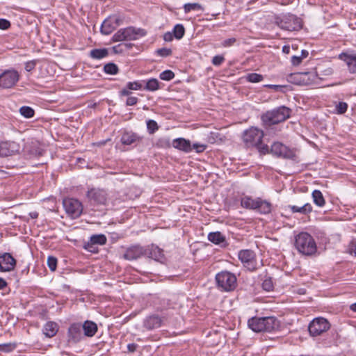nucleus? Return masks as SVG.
<instances>
[{"label":"nucleus","instance_id":"f257e3e1","mask_svg":"<svg viewBox=\"0 0 356 356\" xmlns=\"http://www.w3.org/2000/svg\"><path fill=\"white\" fill-rule=\"evenodd\" d=\"M264 132L256 127H251L243 131V142L246 147H256L261 154L269 152L268 146L262 143Z\"/></svg>","mask_w":356,"mask_h":356},{"label":"nucleus","instance_id":"f03ea898","mask_svg":"<svg viewBox=\"0 0 356 356\" xmlns=\"http://www.w3.org/2000/svg\"><path fill=\"white\" fill-rule=\"evenodd\" d=\"M248 325L255 332H271L279 328L280 322L274 316L252 317L248 320Z\"/></svg>","mask_w":356,"mask_h":356},{"label":"nucleus","instance_id":"7ed1b4c3","mask_svg":"<svg viewBox=\"0 0 356 356\" xmlns=\"http://www.w3.org/2000/svg\"><path fill=\"white\" fill-rule=\"evenodd\" d=\"M295 247L297 250L305 255H312L317 250L314 238L307 232H300L295 238Z\"/></svg>","mask_w":356,"mask_h":356},{"label":"nucleus","instance_id":"20e7f679","mask_svg":"<svg viewBox=\"0 0 356 356\" xmlns=\"http://www.w3.org/2000/svg\"><path fill=\"white\" fill-rule=\"evenodd\" d=\"M290 111L286 106H280L263 114L261 120L266 126L276 124L288 119L290 117Z\"/></svg>","mask_w":356,"mask_h":356},{"label":"nucleus","instance_id":"39448f33","mask_svg":"<svg viewBox=\"0 0 356 356\" xmlns=\"http://www.w3.org/2000/svg\"><path fill=\"white\" fill-rule=\"evenodd\" d=\"M241 205L245 209L254 210L261 214H268L270 213L272 209L271 203L260 197L254 199L245 196L241 198Z\"/></svg>","mask_w":356,"mask_h":356},{"label":"nucleus","instance_id":"423d86ee","mask_svg":"<svg viewBox=\"0 0 356 356\" xmlns=\"http://www.w3.org/2000/svg\"><path fill=\"white\" fill-rule=\"evenodd\" d=\"M236 275L227 270L221 271L216 275L218 287L225 291H233L236 286Z\"/></svg>","mask_w":356,"mask_h":356},{"label":"nucleus","instance_id":"0eeeda50","mask_svg":"<svg viewBox=\"0 0 356 356\" xmlns=\"http://www.w3.org/2000/svg\"><path fill=\"white\" fill-rule=\"evenodd\" d=\"M143 29H135L134 27H127L118 30L112 37L113 42H120L124 40H136L140 36L145 35Z\"/></svg>","mask_w":356,"mask_h":356},{"label":"nucleus","instance_id":"6e6552de","mask_svg":"<svg viewBox=\"0 0 356 356\" xmlns=\"http://www.w3.org/2000/svg\"><path fill=\"white\" fill-rule=\"evenodd\" d=\"M330 323L323 317L314 318L308 325V331L310 337H317L322 336L330 329Z\"/></svg>","mask_w":356,"mask_h":356},{"label":"nucleus","instance_id":"1a4fd4ad","mask_svg":"<svg viewBox=\"0 0 356 356\" xmlns=\"http://www.w3.org/2000/svg\"><path fill=\"white\" fill-rule=\"evenodd\" d=\"M65 211L72 218H79L83 212L82 203L74 198H65L63 201Z\"/></svg>","mask_w":356,"mask_h":356},{"label":"nucleus","instance_id":"9d476101","mask_svg":"<svg viewBox=\"0 0 356 356\" xmlns=\"http://www.w3.org/2000/svg\"><path fill=\"white\" fill-rule=\"evenodd\" d=\"M238 257L243 266L248 270L252 271L257 268L256 254L252 250H242L239 251Z\"/></svg>","mask_w":356,"mask_h":356},{"label":"nucleus","instance_id":"9b49d317","mask_svg":"<svg viewBox=\"0 0 356 356\" xmlns=\"http://www.w3.org/2000/svg\"><path fill=\"white\" fill-rule=\"evenodd\" d=\"M86 196L91 205H105L108 200L106 191L99 188H91L87 192Z\"/></svg>","mask_w":356,"mask_h":356},{"label":"nucleus","instance_id":"f8f14e48","mask_svg":"<svg viewBox=\"0 0 356 356\" xmlns=\"http://www.w3.org/2000/svg\"><path fill=\"white\" fill-rule=\"evenodd\" d=\"M19 74L15 70H5L0 74V87L10 88L19 81Z\"/></svg>","mask_w":356,"mask_h":356},{"label":"nucleus","instance_id":"ddd939ff","mask_svg":"<svg viewBox=\"0 0 356 356\" xmlns=\"http://www.w3.org/2000/svg\"><path fill=\"white\" fill-rule=\"evenodd\" d=\"M270 153L274 156L283 159H293L295 152L281 143L275 142L271 145Z\"/></svg>","mask_w":356,"mask_h":356},{"label":"nucleus","instance_id":"4468645a","mask_svg":"<svg viewBox=\"0 0 356 356\" xmlns=\"http://www.w3.org/2000/svg\"><path fill=\"white\" fill-rule=\"evenodd\" d=\"M21 151L19 143L15 141L7 140L0 143V156H10L17 154Z\"/></svg>","mask_w":356,"mask_h":356},{"label":"nucleus","instance_id":"2eb2a0df","mask_svg":"<svg viewBox=\"0 0 356 356\" xmlns=\"http://www.w3.org/2000/svg\"><path fill=\"white\" fill-rule=\"evenodd\" d=\"M279 26L284 30L295 31L302 28V23L300 18L295 15H289L282 19Z\"/></svg>","mask_w":356,"mask_h":356},{"label":"nucleus","instance_id":"dca6fc26","mask_svg":"<svg viewBox=\"0 0 356 356\" xmlns=\"http://www.w3.org/2000/svg\"><path fill=\"white\" fill-rule=\"evenodd\" d=\"M15 259L8 252L0 253V271L10 272L15 268Z\"/></svg>","mask_w":356,"mask_h":356},{"label":"nucleus","instance_id":"f3484780","mask_svg":"<svg viewBox=\"0 0 356 356\" xmlns=\"http://www.w3.org/2000/svg\"><path fill=\"white\" fill-rule=\"evenodd\" d=\"M147 254L145 249L140 245H134L127 248L122 257L127 260H135Z\"/></svg>","mask_w":356,"mask_h":356},{"label":"nucleus","instance_id":"a211bd4d","mask_svg":"<svg viewBox=\"0 0 356 356\" xmlns=\"http://www.w3.org/2000/svg\"><path fill=\"white\" fill-rule=\"evenodd\" d=\"M120 19L115 17H110L106 19L101 26V33L104 35L111 34L119 25Z\"/></svg>","mask_w":356,"mask_h":356},{"label":"nucleus","instance_id":"6ab92c4d","mask_svg":"<svg viewBox=\"0 0 356 356\" xmlns=\"http://www.w3.org/2000/svg\"><path fill=\"white\" fill-rule=\"evenodd\" d=\"M82 339V327L80 323H74L68 329V341L77 343Z\"/></svg>","mask_w":356,"mask_h":356},{"label":"nucleus","instance_id":"aec40b11","mask_svg":"<svg viewBox=\"0 0 356 356\" xmlns=\"http://www.w3.org/2000/svg\"><path fill=\"white\" fill-rule=\"evenodd\" d=\"M163 319L158 315H151L146 317L143 321V326L147 330H152L160 327Z\"/></svg>","mask_w":356,"mask_h":356},{"label":"nucleus","instance_id":"412c9836","mask_svg":"<svg viewBox=\"0 0 356 356\" xmlns=\"http://www.w3.org/2000/svg\"><path fill=\"white\" fill-rule=\"evenodd\" d=\"M145 250L147 252V254H145V255H147L148 257L161 263H163L165 261V259L163 251L158 246L152 245L148 249H145Z\"/></svg>","mask_w":356,"mask_h":356},{"label":"nucleus","instance_id":"4be33fe9","mask_svg":"<svg viewBox=\"0 0 356 356\" xmlns=\"http://www.w3.org/2000/svg\"><path fill=\"white\" fill-rule=\"evenodd\" d=\"M300 76H302V86L318 85L321 79L314 72H301Z\"/></svg>","mask_w":356,"mask_h":356},{"label":"nucleus","instance_id":"5701e85b","mask_svg":"<svg viewBox=\"0 0 356 356\" xmlns=\"http://www.w3.org/2000/svg\"><path fill=\"white\" fill-rule=\"evenodd\" d=\"M143 88V81H130L128 82L126 86L119 92V94L120 96H129L131 94L130 90H141Z\"/></svg>","mask_w":356,"mask_h":356},{"label":"nucleus","instance_id":"b1692460","mask_svg":"<svg viewBox=\"0 0 356 356\" xmlns=\"http://www.w3.org/2000/svg\"><path fill=\"white\" fill-rule=\"evenodd\" d=\"M172 146L179 150L185 152H190L192 151V145L190 140L184 138H179L173 140Z\"/></svg>","mask_w":356,"mask_h":356},{"label":"nucleus","instance_id":"393cba45","mask_svg":"<svg viewBox=\"0 0 356 356\" xmlns=\"http://www.w3.org/2000/svg\"><path fill=\"white\" fill-rule=\"evenodd\" d=\"M339 58L346 63L350 73L356 72V54L342 53L339 55Z\"/></svg>","mask_w":356,"mask_h":356},{"label":"nucleus","instance_id":"a878e982","mask_svg":"<svg viewBox=\"0 0 356 356\" xmlns=\"http://www.w3.org/2000/svg\"><path fill=\"white\" fill-rule=\"evenodd\" d=\"M141 138L132 131H125L121 137V143L125 145H130L139 142Z\"/></svg>","mask_w":356,"mask_h":356},{"label":"nucleus","instance_id":"bb28decb","mask_svg":"<svg viewBox=\"0 0 356 356\" xmlns=\"http://www.w3.org/2000/svg\"><path fill=\"white\" fill-rule=\"evenodd\" d=\"M208 240L221 247H225L227 245L225 236L220 232H210L208 234Z\"/></svg>","mask_w":356,"mask_h":356},{"label":"nucleus","instance_id":"cd10ccee","mask_svg":"<svg viewBox=\"0 0 356 356\" xmlns=\"http://www.w3.org/2000/svg\"><path fill=\"white\" fill-rule=\"evenodd\" d=\"M82 330L83 331L84 335L88 337H92L97 332V324L91 321H86L81 325Z\"/></svg>","mask_w":356,"mask_h":356},{"label":"nucleus","instance_id":"c85d7f7f","mask_svg":"<svg viewBox=\"0 0 356 356\" xmlns=\"http://www.w3.org/2000/svg\"><path fill=\"white\" fill-rule=\"evenodd\" d=\"M58 330V324L53 321L47 322L43 327V333L47 337H53L56 334Z\"/></svg>","mask_w":356,"mask_h":356},{"label":"nucleus","instance_id":"c756f323","mask_svg":"<svg viewBox=\"0 0 356 356\" xmlns=\"http://www.w3.org/2000/svg\"><path fill=\"white\" fill-rule=\"evenodd\" d=\"M289 207L292 213H300L307 215L312 211V206L309 203H306L301 207L290 205Z\"/></svg>","mask_w":356,"mask_h":356},{"label":"nucleus","instance_id":"7c9ffc66","mask_svg":"<svg viewBox=\"0 0 356 356\" xmlns=\"http://www.w3.org/2000/svg\"><path fill=\"white\" fill-rule=\"evenodd\" d=\"M143 83H145L143 88L147 91L154 92L160 88L159 81L156 79L152 78L147 81H143Z\"/></svg>","mask_w":356,"mask_h":356},{"label":"nucleus","instance_id":"2f4dec72","mask_svg":"<svg viewBox=\"0 0 356 356\" xmlns=\"http://www.w3.org/2000/svg\"><path fill=\"white\" fill-rule=\"evenodd\" d=\"M312 198L314 204L318 207H323L325 204L323 195L319 190H314L312 192Z\"/></svg>","mask_w":356,"mask_h":356},{"label":"nucleus","instance_id":"473e14b6","mask_svg":"<svg viewBox=\"0 0 356 356\" xmlns=\"http://www.w3.org/2000/svg\"><path fill=\"white\" fill-rule=\"evenodd\" d=\"M108 56L106 49H94L90 51V56L94 59H102Z\"/></svg>","mask_w":356,"mask_h":356},{"label":"nucleus","instance_id":"72a5a7b5","mask_svg":"<svg viewBox=\"0 0 356 356\" xmlns=\"http://www.w3.org/2000/svg\"><path fill=\"white\" fill-rule=\"evenodd\" d=\"M89 241L95 245H103L106 244L107 238L104 234H100L91 236Z\"/></svg>","mask_w":356,"mask_h":356},{"label":"nucleus","instance_id":"f704fd0d","mask_svg":"<svg viewBox=\"0 0 356 356\" xmlns=\"http://www.w3.org/2000/svg\"><path fill=\"white\" fill-rule=\"evenodd\" d=\"M172 33L177 40L182 38L185 33V29L182 24H176L173 29Z\"/></svg>","mask_w":356,"mask_h":356},{"label":"nucleus","instance_id":"c9c22d12","mask_svg":"<svg viewBox=\"0 0 356 356\" xmlns=\"http://www.w3.org/2000/svg\"><path fill=\"white\" fill-rule=\"evenodd\" d=\"M118 67L117 65L113 63H107L104 67V71L106 74H116L118 72Z\"/></svg>","mask_w":356,"mask_h":356},{"label":"nucleus","instance_id":"e433bc0d","mask_svg":"<svg viewBox=\"0 0 356 356\" xmlns=\"http://www.w3.org/2000/svg\"><path fill=\"white\" fill-rule=\"evenodd\" d=\"M19 113L26 118H31L33 117L35 114L34 110L31 107L26 106H22L19 108Z\"/></svg>","mask_w":356,"mask_h":356},{"label":"nucleus","instance_id":"4c0bfd02","mask_svg":"<svg viewBox=\"0 0 356 356\" xmlns=\"http://www.w3.org/2000/svg\"><path fill=\"white\" fill-rule=\"evenodd\" d=\"M246 79L251 83H259L263 80V76L257 73H250L247 75Z\"/></svg>","mask_w":356,"mask_h":356},{"label":"nucleus","instance_id":"58836bf2","mask_svg":"<svg viewBox=\"0 0 356 356\" xmlns=\"http://www.w3.org/2000/svg\"><path fill=\"white\" fill-rule=\"evenodd\" d=\"M17 347L15 343H8L0 344V351L4 353H10L13 351Z\"/></svg>","mask_w":356,"mask_h":356},{"label":"nucleus","instance_id":"ea45409f","mask_svg":"<svg viewBox=\"0 0 356 356\" xmlns=\"http://www.w3.org/2000/svg\"><path fill=\"white\" fill-rule=\"evenodd\" d=\"M159 77L161 79L164 81H170L175 77V74L172 71L167 70L163 72H162Z\"/></svg>","mask_w":356,"mask_h":356},{"label":"nucleus","instance_id":"a19ab883","mask_svg":"<svg viewBox=\"0 0 356 356\" xmlns=\"http://www.w3.org/2000/svg\"><path fill=\"white\" fill-rule=\"evenodd\" d=\"M185 13H189L191 10H197L201 9V6L199 3H186L184 6Z\"/></svg>","mask_w":356,"mask_h":356},{"label":"nucleus","instance_id":"79ce46f5","mask_svg":"<svg viewBox=\"0 0 356 356\" xmlns=\"http://www.w3.org/2000/svg\"><path fill=\"white\" fill-rule=\"evenodd\" d=\"M300 74L301 72L291 74L289 76V81L294 84L302 86V76H297Z\"/></svg>","mask_w":356,"mask_h":356},{"label":"nucleus","instance_id":"37998d69","mask_svg":"<svg viewBox=\"0 0 356 356\" xmlns=\"http://www.w3.org/2000/svg\"><path fill=\"white\" fill-rule=\"evenodd\" d=\"M147 127L149 134H153L159 129L157 123L153 120H149L147 122Z\"/></svg>","mask_w":356,"mask_h":356},{"label":"nucleus","instance_id":"c03bdc74","mask_svg":"<svg viewBox=\"0 0 356 356\" xmlns=\"http://www.w3.org/2000/svg\"><path fill=\"white\" fill-rule=\"evenodd\" d=\"M262 288L266 291H270L273 289V283L271 278H266L262 282Z\"/></svg>","mask_w":356,"mask_h":356},{"label":"nucleus","instance_id":"a18cd8bd","mask_svg":"<svg viewBox=\"0 0 356 356\" xmlns=\"http://www.w3.org/2000/svg\"><path fill=\"white\" fill-rule=\"evenodd\" d=\"M96 245H97L91 243V242L90 241H88V242H86L84 243L83 248L86 250H87L88 252H90L92 253H96L98 252V248Z\"/></svg>","mask_w":356,"mask_h":356},{"label":"nucleus","instance_id":"49530a36","mask_svg":"<svg viewBox=\"0 0 356 356\" xmlns=\"http://www.w3.org/2000/svg\"><path fill=\"white\" fill-rule=\"evenodd\" d=\"M47 266L51 271H54L57 266V259L54 257H49L47 259Z\"/></svg>","mask_w":356,"mask_h":356},{"label":"nucleus","instance_id":"de8ad7c7","mask_svg":"<svg viewBox=\"0 0 356 356\" xmlns=\"http://www.w3.org/2000/svg\"><path fill=\"white\" fill-rule=\"evenodd\" d=\"M348 104L346 102H339L336 106L337 112L339 114H343L346 112Z\"/></svg>","mask_w":356,"mask_h":356},{"label":"nucleus","instance_id":"09e8293b","mask_svg":"<svg viewBox=\"0 0 356 356\" xmlns=\"http://www.w3.org/2000/svg\"><path fill=\"white\" fill-rule=\"evenodd\" d=\"M156 54L161 57H167L172 54V50L168 48H161L156 50Z\"/></svg>","mask_w":356,"mask_h":356},{"label":"nucleus","instance_id":"8fccbe9b","mask_svg":"<svg viewBox=\"0 0 356 356\" xmlns=\"http://www.w3.org/2000/svg\"><path fill=\"white\" fill-rule=\"evenodd\" d=\"M225 60V58L221 55H216L212 59V64L215 66H220Z\"/></svg>","mask_w":356,"mask_h":356},{"label":"nucleus","instance_id":"3c124183","mask_svg":"<svg viewBox=\"0 0 356 356\" xmlns=\"http://www.w3.org/2000/svg\"><path fill=\"white\" fill-rule=\"evenodd\" d=\"M206 148L207 145L203 144L194 143L192 146V149H194L197 153L204 152Z\"/></svg>","mask_w":356,"mask_h":356},{"label":"nucleus","instance_id":"603ef678","mask_svg":"<svg viewBox=\"0 0 356 356\" xmlns=\"http://www.w3.org/2000/svg\"><path fill=\"white\" fill-rule=\"evenodd\" d=\"M36 65V61L35 60H30L25 63V70L27 72L32 71Z\"/></svg>","mask_w":356,"mask_h":356},{"label":"nucleus","instance_id":"864d4df0","mask_svg":"<svg viewBox=\"0 0 356 356\" xmlns=\"http://www.w3.org/2000/svg\"><path fill=\"white\" fill-rule=\"evenodd\" d=\"M10 26V22L6 19H0V29L6 30Z\"/></svg>","mask_w":356,"mask_h":356},{"label":"nucleus","instance_id":"5fc2aeb1","mask_svg":"<svg viewBox=\"0 0 356 356\" xmlns=\"http://www.w3.org/2000/svg\"><path fill=\"white\" fill-rule=\"evenodd\" d=\"M235 42H236V38H228L227 40H225L222 42V46L224 47H231L235 43Z\"/></svg>","mask_w":356,"mask_h":356},{"label":"nucleus","instance_id":"6e6d98bb","mask_svg":"<svg viewBox=\"0 0 356 356\" xmlns=\"http://www.w3.org/2000/svg\"><path fill=\"white\" fill-rule=\"evenodd\" d=\"M128 98L126 101L127 106H134L138 103V99L136 97L127 96Z\"/></svg>","mask_w":356,"mask_h":356},{"label":"nucleus","instance_id":"4d7b16f0","mask_svg":"<svg viewBox=\"0 0 356 356\" xmlns=\"http://www.w3.org/2000/svg\"><path fill=\"white\" fill-rule=\"evenodd\" d=\"M302 58L300 56H293L291 61L293 65L297 66L302 63Z\"/></svg>","mask_w":356,"mask_h":356},{"label":"nucleus","instance_id":"13d9d810","mask_svg":"<svg viewBox=\"0 0 356 356\" xmlns=\"http://www.w3.org/2000/svg\"><path fill=\"white\" fill-rule=\"evenodd\" d=\"M174 35L172 33L167 32L163 35V40L166 42H170L173 40Z\"/></svg>","mask_w":356,"mask_h":356},{"label":"nucleus","instance_id":"bf43d9fd","mask_svg":"<svg viewBox=\"0 0 356 356\" xmlns=\"http://www.w3.org/2000/svg\"><path fill=\"white\" fill-rule=\"evenodd\" d=\"M123 46L127 47V44H120L118 45L114 46L113 47V49L115 51V53H120L123 51V49L122 48Z\"/></svg>","mask_w":356,"mask_h":356},{"label":"nucleus","instance_id":"052dcab7","mask_svg":"<svg viewBox=\"0 0 356 356\" xmlns=\"http://www.w3.org/2000/svg\"><path fill=\"white\" fill-rule=\"evenodd\" d=\"M137 345L136 343H129L127 345V349L129 352H134L136 350Z\"/></svg>","mask_w":356,"mask_h":356},{"label":"nucleus","instance_id":"680f3d73","mask_svg":"<svg viewBox=\"0 0 356 356\" xmlns=\"http://www.w3.org/2000/svg\"><path fill=\"white\" fill-rule=\"evenodd\" d=\"M333 73V70L332 68L329 67V68H327L325 69L324 71H323V75H325V76H330V75H332Z\"/></svg>","mask_w":356,"mask_h":356},{"label":"nucleus","instance_id":"e2e57ef3","mask_svg":"<svg viewBox=\"0 0 356 356\" xmlns=\"http://www.w3.org/2000/svg\"><path fill=\"white\" fill-rule=\"evenodd\" d=\"M282 51L286 54H289L290 53V47L288 45H284L282 47Z\"/></svg>","mask_w":356,"mask_h":356},{"label":"nucleus","instance_id":"0e129e2a","mask_svg":"<svg viewBox=\"0 0 356 356\" xmlns=\"http://www.w3.org/2000/svg\"><path fill=\"white\" fill-rule=\"evenodd\" d=\"M309 55V52L307 51V50H302L301 51V55L300 56V57H302V58H305L308 56Z\"/></svg>","mask_w":356,"mask_h":356},{"label":"nucleus","instance_id":"69168bd1","mask_svg":"<svg viewBox=\"0 0 356 356\" xmlns=\"http://www.w3.org/2000/svg\"><path fill=\"white\" fill-rule=\"evenodd\" d=\"M6 282L3 279L0 278V290L6 286Z\"/></svg>","mask_w":356,"mask_h":356},{"label":"nucleus","instance_id":"338daca9","mask_svg":"<svg viewBox=\"0 0 356 356\" xmlns=\"http://www.w3.org/2000/svg\"><path fill=\"white\" fill-rule=\"evenodd\" d=\"M29 215L31 218H37L38 216V213L36 211L31 212Z\"/></svg>","mask_w":356,"mask_h":356},{"label":"nucleus","instance_id":"774afa93","mask_svg":"<svg viewBox=\"0 0 356 356\" xmlns=\"http://www.w3.org/2000/svg\"><path fill=\"white\" fill-rule=\"evenodd\" d=\"M350 308L352 311L353 312H356V302L355 303H353L350 306Z\"/></svg>","mask_w":356,"mask_h":356}]
</instances>
